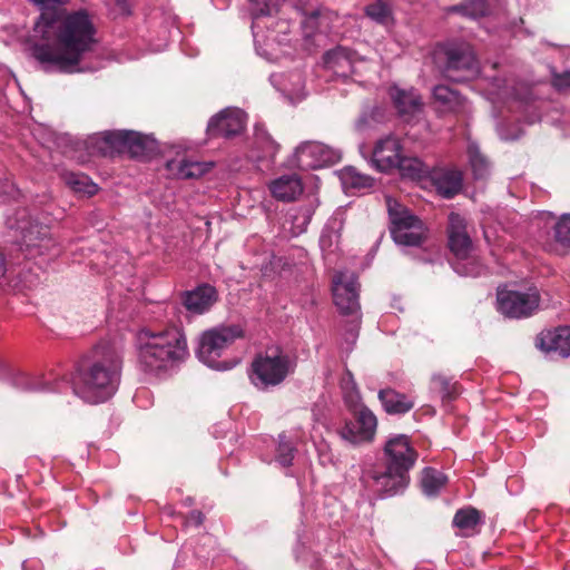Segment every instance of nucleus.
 <instances>
[{"label": "nucleus", "instance_id": "f257e3e1", "mask_svg": "<svg viewBox=\"0 0 570 570\" xmlns=\"http://www.w3.org/2000/svg\"><path fill=\"white\" fill-rule=\"evenodd\" d=\"M30 1L41 12L28 39L31 57L45 71H79L81 60L98 43L91 16L85 9L68 13V0Z\"/></svg>", "mask_w": 570, "mask_h": 570}, {"label": "nucleus", "instance_id": "f03ea898", "mask_svg": "<svg viewBox=\"0 0 570 570\" xmlns=\"http://www.w3.org/2000/svg\"><path fill=\"white\" fill-rule=\"evenodd\" d=\"M122 356L110 345H99L87 365L73 379V392L83 401L97 404L109 400L118 390Z\"/></svg>", "mask_w": 570, "mask_h": 570}, {"label": "nucleus", "instance_id": "7ed1b4c3", "mask_svg": "<svg viewBox=\"0 0 570 570\" xmlns=\"http://www.w3.org/2000/svg\"><path fill=\"white\" fill-rule=\"evenodd\" d=\"M383 453L385 469L368 470L364 473V478L372 481L371 487L380 498H387L397 495L406 489L410 482L409 472L414 466L419 454L405 434L389 439Z\"/></svg>", "mask_w": 570, "mask_h": 570}, {"label": "nucleus", "instance_id": "20e7f679", "mask_svg": "<svg viewBox=\"0 0 570 570\" xmlns=\"http://www.w3.org/2000/svg\"><path fill=\"white\" fill-rule=\"evenodd\" d=\"M188 355L184 333L177 327L138 335V360L145 372L160 374L181 363Z\"/></svg>", "mask_w": 570, "mask_h": 570}, {"label": "nucleus", "instance_id": "39448f33", "mask_svg": "<svg viewBox=\"0 0 570 570\" xmlns=\"http://www.w3.org/2000/svg\"><path fill=\"white\" fill-rule=\"evenodd\" d=\"M436 59L442 75L454 82H463L474 78L480 70L473 47L465 41L443 43Z\"/></svg>", "mask_w": 570, "mask_h": 570}, {"label": "nucleus", "instance_id": "423d86ee", "mask_svg": "<svg viewBox=\"0 0 570 570\" xmlns=\"http://www.w3.org/2000/svg\"><path fill=\"white\" fill-rule=\"evenodd\" d=\"M294 364L279 346H269L257 354L250 365V381L258 389L279 385L293 372Z\"/></svg>", "mask_w": 570, "mask_h": 570}, {"label": "nucleus", "instance_id": "0eeeda50", "mask_svg": "<svg viewBox=\"0 0 570 570\" xmlns=\"http://www.w3.org/2000/svg\"><path fill=\"white\" fill-rule=\"evenodd\" d=\"M387 209L393 240L403 246H420L425 239L422 220L391 198H387Z\"/></svg>", "mask_w": 570, "mask_h": 570}, {"label": "nucleus", "instance_id": "6e6552de", "mask_svg": "<svg viewBox=\"0 0 570 570\" xmlns=\"http://www.w3.org/2000/svg\"><path fill=\"white\" fill-rule=\"evenodd\" d=\"M244 334L239 325H222L203 333L197 351L198 358L209 367L227 368L225 362H219L223 351L236 338Z\"/></svg>", "mask_w": 570, "mask_h": 570}, {"label": "nucleus", "instance_id": "1a4fd4ad", "mask_svg": "<svg viewBox=\"0 0 570 570\" xmlns=\"http://www.w3.org/2000/svg\"><path fill=\"white\" fill-rule=\"evenodd\" d=\"M539 301L540 297L537 291H498L499 311L508 317L521 318L530 316L538 308Z\"/></svg>", "mask_w": 570, "mask_h": 570}, {"label": "nucleus", "instance_id": "9d476101", "mask_svg": "<svg viewBox=\"0 0 570 570\" xmlns=\"http://www.w3.org/2000/svg\"><path fill=\"white\" fill-rule=\"evenodd\" d=\"M295 157L299 168L316 169L340 161L341 151L323 142L306 141L296 148Z\"/></svg>", "mask_w": 570, "mask_h": 570}, {"label": "nucleus", "instance_id": "9b49d317", "mask_svg": "<svg viewBox=\"0 0 570 570\" xmlns=\"http://www.w3.org/2000/svg\"><path fill=\"white\" fill-rule=\"evenodd\" d=\"M357 277L353 273H337L333 278L334 303L342 314L352 315L360 309Z\"/></svg>", "mask_w": 570, "mask_h": 570}, {"label": "nucleus", "instance_id": "f8f14e48", "mask_svg": "<svg viewBox=\"0 0 570 570\" xmlns=\"http://www.w3.org/2000/svg\"><path fill=\"white\" fill-rule=\"evenodd\" d=\"M245 129V114L237 108H226L213 116L207 125L209 138H233Z\"/></svg>", "mask_w": 570, "mask_h": 570}, {"label": "nucleus", "instance_id": "ddd939ff", "mask_svg": "<svg viewBox=\"0 0 570 570\" xmlns=\"http://www.w3.org/2000/svg\"><path fill=\"white\" fill-rule=\"evenodd\" d=\"M355 422H346L340 430V435L353 444L373 440L377 420L368 407H362L353 413Z\"/></svg>", "mask_w": 570, "mask_h": 570}, {"label": "nucleus", "instance_id": "4468645a", "mask_svg": "<svg viewBox=\"0 0 570 570\" xmlns=\"http://www.w3.org/2000/svg\"><path fill=\"white\" fill-rule=\"evenodd\" d=\"M448 220L449 248L459 259H466L472 250L466 220L458 213H450Z\"/></svg>", "mask_w": 570, "mask_h": 570}, {"label": "nucleus", "instance_id": "2eb2a0df", "mask_svg": "<svg viewBox=\"0 0 570 570\" xmlns=\"http://www.w3.org/2000/svg\"><path fill=\"white\" fill-rule=\"evenodd\" d=\"M429 178L436 193L445 199L453 198L463 188V175L456 168H432Z\"/></svg>", "mask_w": 570, "mask_h": 570}, {"label": "nucleus", "instance_id": "dca6fc26", "mask_svg": "<svg viewBox=\"0 0 570 570\" xmlns=\"http://www.w3.org/2000/svg\"><path fill=\"white\" fill-rule=\"evenodd\" d=\"M401 156L402 147L400 140L394 136H386L375 144L372 161L379 170L389 171L396 168Z\"/></svg>", "mask_w": 570, "mask_h": 570}, {"label": "nucleus", "instance_id": "f3484780", "mask_svg": "<svg viewBox=\"0 0 570 570\" xmlns=\"http://www.w3.org/2000/svg\"><path fill=\"white\" fill-rule=\"evenodd\" d=\"M324 66L340 77H348L355 72L357 53L346 47L337 46L323 56Z\"/></svg>", "mask_w": 570, "mask_h": 570}, {"label": "nucleus", "instance_id": "a211bd4d", "mask_svg": "<svg viewBox=\"0 0 570 570\" xmlns=\"http://www.w3.org/2000/svg\"><path fill=\"white\" fill-rule=\"evenodd\" d=\"M217 298L216 288L209 284H203L193 291L185 292L181 302L187 311L203 314L216 303Z\"/></svg>", "mask_w": 570, "mask_h": 570}, {"label": "nucleus", "instance_id": "6ab92c4d", "mask_svg": "<svg viewBox=\"0 0 570 570\" xmlns=\"http://www.w3.org/2000/svg\"><path fill=\"white\" fill-rule=\"evenodd\" d=\"M124 153L132 158L150 157L158 151L156 139L138 131L122 130Z\"/></svg>", "mask_w": 570, "mask_h": 570}, {"label": "nucleus", "instance_id": "aec40b11", "mask_svg": "<svg viewBox=\"0 0 570 570\" xmlns=\"http://www.w3.org/2000/svg\"><path fill=\"white\" fill-rule=\"evenodd\" d=\"M535 345L542 351L568 357L570 355V327L564 326L542 332L538 336Z\"/></svg>", "mask_w": 570, "mask_h": 570}, {"label": "nucleus", "instance_id": "412c9836", "mask_svg": "<svg viewBox=\"0 0 570 570\" xmlns=\"http://www.w3.org/2000/svg\"><path fill=\"white\" fill-rule=\"evenodd\" d=\"M394 107L403 120L410 121L422 110L421 97L414 90H402L396 87L390 91Z\"/></svg>", "mask_w": 570, "mask_h": 570}, {"label": "nucleus", "instance_id": "4be33fe9", "mask_svg": "<svg viewBox=\"0 0 570 570\" xmlns=\"http://www.w3.org/2000/svg\"><path fill=\"white\" fill-rule=\"evenodd\" d=\"M250 3V16L253 19L252 30L256 41H259L261 30L263 27H267L264 23V19L272 17L278 11V6L285 0H248Z\"/></svg>", "mask_w": 570, "mask_h": 570}, {"label": "nucleus", "instance_id": "5701e85b", "mask_svg": "<svg viewBox=\"0 0 570 570\" xmlns=\"http://www.w3.org/2000/svg\"><path fill=\"white\" fill-rule=\"evenodd\" d=\"M122 130L105 131L91 138V148L104 157L124 153Z\"/></svg>", "mask_w": 570, "mask_h": 570}, {"label": "nucleus", "instance_id": "b1692460", "mask_svg": "<svg viewBox=\"0 0 570 570\" xmlns=\"http://www.w3.org/2000/svg\"><path fill=\"white\" fill-rule=\"evenodd\" d=\"M269 189L276 199L292 202L303 193V184L296 174L284 175L273 180Z\"/></svg>", "mask_w": 570, "mask_h": 570}, {"label": "nucleus", "instance_id": "393cba45", "mask_svg": "<svg viewBox=\"0 0 570 570\" xmlns=\"http://www.w3.org/2000/svg\"><path fill=\"white\" fill-rule=\"evenodd\" d=\"M168 171L178 179H193L199 178L204 174L208 173L213 164L212 163H199L188 159L181 160H169L166 165Z\"/></svg>", "mask_w": 570, "mask_h": 570}, {"label": "nucleus", "instance_id": "a878e982", "mask_svg": "<svg viewBox=\"0 0 570 570\" xmlns=\"http://www.w3.org/2000/svg\"><path fill=\"white\" fill-rule=\"evenodd\" d=\"M379 400L389 414H404L414 406V402L409 400L405 394L393 389L381 390L379 392Z\"/></svg>", "mask_w": 570, "mask_h": 570}, {"label": "nucleus", "instance_id": "bb28decb", "mask_svg": "<svg viewBox=\"0 0 570 570\" xmlns=\"http://www.w3.org/2000/svg\"><path fill=\"white\" fill-rule=\"evenodd\" d=\"M386 120V110L383 106L377 104H364L361 114L355 120V129L357 131H365L383 124Z\"/></svg>", "mask_w": 570, "mask_h": 570}, {"label": "nucleus", "instance_id": "cd10ccee", "mask_svg": "<svg viewBox=\"0 0 570 570\" xmlns=\"http://www.w3.org/2000/svg\"><path fill=\"white\" fill-rule=\"evenodd\" d=\"M431 391L441 397L444 405L451 403L460 394L458 384L442 374H434L431 377Z\"/></svg>", "mask_w": 570, "mask_h": 570}, {"label": "nucleus", "instance_id": "c85d7f7f", "mask_svg": "<svg viewBox=\"0 0 570 570\" xmlns=\"http://www.w3.org/2000/svg\"><path fill=\"white\" fill-rule=\"evenodd\" d=\"M61 177L66 185H68L72 190L77 193H83L88 196H92L98 190L97 185L92 183L87 175L72 171H63Z\"/></svg>", "mask_w": 570, "mask_h": 570}, {"label": "nucleus", "instance_id": "c756f323", "mask_svg": "<svg viewBox=\"0 0 570 570\" xmlns=\"http://www.w3.org/2000/svg\"><path fill=\"white\" fill-rule=\"evenodd\" d=\"M446 482V475L433 468H425L422 472L421 484L422 490L426 495H436Z\"/></svg>", "mask_w": 570, "mask_h": 570}, {"label": "nucleus", "instance_id": "7c9ffc66", "mask_svg": "<svg viewBox=\"0 0 570 570\" xmlns=\"http://www.w3.org/2000/svg\"><path fill=\"white\" fill-rule=\"evenodd\" d=\"M396 168L403 176H407L413 179H420L425 175L429 176L431 171L430 167L425 165L421 159L416 157H406L403 154Z\"/></svg>", "mask_w": 570, "mask_h": 570}, {"label": "nucleus", "instance_id": "2f4dec72", "mask_svg": "<svg viewBox=\"0 0 570 570\" xmlns=\"http://www.w3.org/2000/svg\"><path fill=\"white\" fill-rule=\"evenodd\" d=\"M365 14L373 21L382 26H390L393 22V12L391 7L384 0H376L365 7Z\"/></svg>", "mask_w": 570, "mask_h": 570}, {"label": "nucleus", "instance_id": "473e14b6", "mask_svg": "<svg viewBox=\"0 0 570 570\" xmlns=\"http://www.w3.org/2000/svg\"><path fill=\"white\" fill-rule=\"evenodd\" d=\"M481 522V512L471 507L458 510L453 518V525L461 530H474Z\"/></svg>", "mask_w": 570, "mask_h": 570}, {"label": "nucleus", "instance_id": "72a5a7b5", "mask_svg": "<svg viewBox=\"0 0 570 570\" xmlns=\"http://www.w3.org/2000/svg\"><path fill=\"white\" fill-rule=\"evenodd\" d=\"M435 100L442 102L451 109L463 106V97L455 90H452L448 86H436L433 90Z\"/></svg>", "mask_w": 570, "mask_h": 570}, {"label": "nucleus", "instance_id": "f704fd0d", "mask_svg": "<svg viewBox=\"0 0 570 570\" xmlns=\"http://www.w3.org/2000/svg\"><path fill=\"white\" fill-rule=\"evenodd\" d=\"M348 381L343 386L344 390V402L347 409L353 413L362 407H366L362 404V397L357 390L356 383L354 382L352 374L348 372Z\"/></svg>", "mask_w": 570, "mask_h": 570}, {"label": "nucleus", "instance_id": "c9c22d12", "mask_svg": "<svg viewBox=\"0 0 570 570\" xmlns=\"http://www.w3.org/2000/svg\"><path fill=\"white\" fill-rule=\"evenodd\" d=\"M470 164L475 179H485L490 174V163L478 149L469 150Z\"/></svg>", "mask_w": 570, "mask_h": 570}, {"label": "nucleus", "instance_id": "e433bc0d", "mask_svg": "<svg viewBox=\"0 0 570 570\" xmlns=\"http://www.w3.org/2000/svg\"><path fill=\"white\" fill-rule=\"evenodd\" d=\"M289 23L285 20H279L275 23V29H268L267 35H262V38L266 45L273 42H276L281 46L288 45L289 40L287 39V35L289 33Z\"/></svg>", "mask_w": 570, "mask_h": 570}, {"label": "nucleus", "instance_id": "4c0bfd02", "mask_svg": "<svg viewBox=\"0 0 570 570\" xmlns=\"http://www.w3.org/2000/svg\"><path fill=\"white\" fill-rule=\"evenodd\" d=\"M343 179L346 185L356 189L371 188L374 184V179L371 176L361 174L353 167L345 169Z\"/></svg>", "mask_w": 570, "mask_h": 570}, {"label": "nucleus", "instance_id": "58836bf2", "mask_svg": "<svg viewBox=\"0 0 570 570\" xmlns=\"http://www.w3.org/2000/svg\"><path fill=\"white\" fill-rule=\"evenodd\" d=\"M554 239L563 247H570V214H563L556 223Z\"/></svg>", "mask_w": 570, "mask_h": 570}, {"label": "nucleus", "instance_id": "ea45409f", "mask_svg": "<svg viewBox=\"0 0 570 570\" xmlns=\"http://www.w3.org/2000/svg\"><path fill=\"white\" fill-rule=\"evenodd\" d=\"M294 448L287 442H279L277 449V461L283 466H289L294 458Z\"/></svg>", "mask_w": 570, "mask_h": 570}, {"label": "nucleus", "instance_id": "a19ab883", "mask_svg": "<svg viewBox=\"0 0 570 570\" xmlns=\"http://www.w3.org/2000/svg\"><path fill=\"white\" fill-rule=\"evenodd\" d=\"M465 6L469 9L470 18H480L484 17L488 11V6L485 0H463Z\"/></svg>", "mask_w": 570, "mask_h": 570}, {"label": "nucleus", "instance_id": "79ce46f5", "mask_svg": "<svg viewBox=\"0 0 570 570\" xmlns=\"http://www.w3.org/2000/svg\"><path fill=\"white\" fill-rule=\"evenodd\" d=\"M551 83L558 91L570 89V70L563 72L553 71Z\"/></svg>", "mask_w": 570, "mask_h": 570}, {"label": "nucleus", "instance_id": "37998d69", "mask_svg": "<svg viewBox=\"0 0 570 570\" xmlns=\"http://www.w3.org/2000/svg\"><path fill=\"white\" fill-rule=\"evenodd\" d=\"M455 271L465 276H478L481 272V266L475 263L458 264Z\"/></svg>", "mask_w": 570, "mask_h": 570}, {"label": "nucleus", "instance_id": "c03bdc74", "mask_svg": "<svg viewBox=\"0 0 570 570\" xmlns=\"http://www.w3.org/2000/svg\"><path fill=\"white\" fill-rule=\"evenodd\" d=\"M314 207L313 206H305L299 209V214L295 216V220H302L301 227H305L309 224L312 216L314 214Z\"/></svg>", "mask_w": 570, "mask_h": 570}, {"label": "nucleus", "instance_id": "a18cd8bd", "mask_svg": "<svg viewBox=\"0 0 570 570\" xmlns=\"http://www.w3.org/2000/svg\"><path fill=\"white\" fill-rule=\"evenodd\" d=\"M446 12L448 13H459L463 17H468L470 18V13H469V9L468 7L465 6L464 1L459 3V4H455V6H451L446 9Z\"/></svg>", "mask_w": 570, "mask_h": 570}, {"label": "nucleus", "instance_id": "49530a36", "mask_svg": "<svg viewBox=\"0 0 570 570\" xmlns=\"http://www.w3.org/2000/svg\"><path fill=\"white\" fill-rule=\"evenodd\" d=\"M523 135V130L519 127L515 129L514 134L501 132V138L503 140H515Z\"/></svg>", "mask_w": 570, "mask_h": 570}, {"label": "nucleus", "instance_id": "de8ad7c7", "mask_svg": "<svg viewBox=\"0 0 570 570\" xmlns=\"http://www.w3.org/2000/svg\"><path fill=\"white\" fill-rule=\"evenodd\" d=\"M305 14L307 16V22L312 24V27L314 26V22L315 20L317 19L320 12L318 10L314 9L309 12H305Z\"/></svg>", "mask_w": 570, "mask_h": 570}, {"label": "nucleus", "instance_id": "09e8293b", "mask_svg": "<svg viewBox=\"0 0 570 570\" xmlns=\"http://www.w3.org/2000/svg\"><path fill=\"white\" fill-rule=\"evenodd\" d=\"M190 518L195 521L197 525H200L204 521V515L200 511H193L190 513Z\"/></svg>", "mask_w": 570, "mask_h": 570}, {"label": "nucleus", "instance_id": "8fccbe9b", "mask_svg": "<svg viewBox=\"0 0 570 570\" xmlns=\"http://www.w3.org/2000/svg\"><path fill=\"white\" fill-rule=\"evenodd\" d=\"M4 274H6V262H4L3 254L0 252V276L2 277Z\"/></svg>", "mask_w": 570, "mask_h": 570}, {"label": "nucleus", "instance_id": "3c124183", "mask_svg": "<svg viewBox=\"0 0 570 570\" xmlns=\"http://www.w3.org/2000/svg\"><path fill=\"white\" fill-rule=\"evenodd\" d=\"M24 240L28 242V243H31L32 239L28 235H24Z\"/></svg>", "mask_w": 570, "mask_h": 570}]
</instances>
